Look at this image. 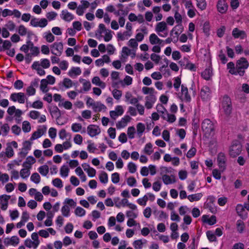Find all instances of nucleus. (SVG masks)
<instances>
[{
    "mask_svg": "<svg viewBox=\"0 0 249 249\" xmlns=\"http://www.w3.org/2000/svg\"><path fill=\"white\" fill-rule=\"evenodd\" d=\"M70 210L68 205H65L62 207L61 212L64 216L68 217L70 215Z\"/></svg>",
    "mask_w": 249,
    "mask_h": 249,
    "instance_id": "nucleus-41",
    "label": "nucleus"
},
{
    "mask_svg": "<svg viewBox=\"0 0 249 249\" xmlns=\"http://www.w3.org/2000/svg\"><path fill=\"white\" fill-rule=\"evenodd\" d=\"M111 181L113 183L117 184L120 181L119 174L116 172L111 175Z\"/></svg>",
    "mask_w": 249,
    "mask_h": 249,
    "instance_id": "nucleus-55",
    "label": "nucleus"
},
{
    "mask_svg": "<svg viewBox=\"0 0 249 249\" xmlns=\"http://www.w3.org/2000/svg\"><path fill=\"white\" fill-rule=\"evenodd\" d=\"M81 73V70L79 67H72L69 71L68 75L72 77L73 74L79 75Z\"/></svg>",
    "mask_w": 249,
    "mask_h": 249,
    "instance_id": "nucleus-27",
    "label": "nucleus"
},
{
    "mask_svg": "<svg viewBox=\"0 0 249 249\" xmlns=\"http://www.w3.org/2000/svg\"><path fill=\"white\" fill-rule=\"evenodd\" d=\"M40 66L44 69L49 68L50 66V61L47 58L41 59Z\"/></svg>",
    "mask_w": 249,
    "mask_h": 249,
    "instance_id": "nucleus-44",
    "label": "nucleus"
},
{
    "mask_svg": "<svg viewBox=\"0 0 249 249\" xmlns=\"http://www.w3.org/2000/svg\"><path fill=\"white\" fill-rule=\"evenodd\" d=\"M39 173L43 176H46L49 173V167L47 165L40 166L38 169Z\"/></svg>",
    "mask_w": 249,
    "mask_h": 249,
    "instance_id": "nucleus-29",
    "label": "nucleus"
},
{
    "mask_svg": "<svg viewBox=\"0 0 249 249\" xmlns=\"http://www.w3.org/2000/svg\"><path fill=\"white\" fill-rule=\"evenodd\" d=\"M187 61V63L185 66V69L189 70L192 71H196V67L195 65L193 63H190L188 62V59L187 58L186 59Z\"/></svg>",
    "mask_w": 249,
    "mask_h": 249,
    "instance_id": "nucleus-42",
    "label": "nucleus"
},
{
    "mask_svg": "<svg viewBox=\"0 0 249 249\" xmlns=\"http://www.w3.org/2000/svg\"><path fill=\"white\" fill-rule=\"evenodd\" d=\"M82 129V125L79 123H74L71 125V130L74 132H79Z\"/></svg>",
    "mask_w": 249,
    "mask_h": 249,
    "instance_id": "nucleus-58",
    "label": "nucleus"
},
{
    "mask_svg": "<svg viewBox=\"0 0 249 249\" xmlns=\"http://www.w3.org/2000/svg\"><path fill=\"white\" fill-rule=\"evenodd\" d=\"M135 128L134 126H130L127 129V135L129 139H132L134 138Z\"/></svg>",
    "mask_w": 249,
    "mask_h": 249,
    "instance_id": "nucleus-45",
    "label": "nucleus"
},
{
    "mask_svg": "<svg viewBox=\"0 0 249 249\" xmlns=\"http://www.w3.org/2000/svg\"><path fill=\"white\" fill-rule=\"evenodd\" d=\"M6 156L8 158H11L14 155V151L10 144H8L5 151Z\"/></svg>",
    "mask_w": 249,
    "mask_h": 249,
    "instance_id": "nucleus-37",
    "label": "nucleus"
},
{
    "mask_svg": "<svg viewBox=\"0 0 249 249\" xmlns=\"http://www.w3.org/2000/svg\"><path fill=\"white\" fill-rule=\"evenodd\" d=\"M2 43V45H0V52H3L6 50H9L12 46V43L9 40H5L3 41Z\"/></svg>",
    "mask_w": 249,
    "mask_h": 249,
    "instance_id": "nucleus-26",
    "label": "nucleus"
},
{
    "mask_svg": "<svg viewBox=\"0 0 249 249\" xmlns=\"http://www.w3.org/2000/svg\"><path fill=\"white\" fill-rule=\"evenodd\" d=\"M216 7L218 11L221 14L225 13L228 9V5L225 0H219Z\"/></svg>",
    "mask_w": 249,
    "mask_h": 249,
    "instance_id": "nucleus-11",
    "label": "nucleus"
},
{
    "mask_svg": "<svg viewBox=\"0 0 249 249\" xmlns=\"http://www.w3.org/2000/svg\"><path fill=\"white\" fill-rule=\"evenodd\" d=\"M136 179L133 177H129L127 179V183L130 187L136 186Z\"/></svg>",
    "mask_w": 249,
    "mask_h": 249,
    "instance_id": "nucleus-61",
    "label": "nucleus"
},
{
    "mask_svg": "<svg viewBox=\"0 0 249 249\" xmlns=\"http://www.w3.org/2000/svg\"><path fill=\"white\" fill-rule=\"evenodd\" d=\"M51 48L52 49V53L53 54L57 55L56 53H55L53 50H56L59 53V55H60L63 49V44L62 42H54L53 45L51 46Z\"/></svg>",
    "mask_w": 249,
    "mask_h": 249,
    "instance_id": "nucleus-12",
    "label": "nucleus"
},
{
    "mask_svg": "<svg viewBox=\"0 0 249 249\" xmlns=\"http://www.w3.org/2000/svg\"><path fill=\"white\" fill-rule=\"evenodd\" d=\"M221 107L225 115L229 116L231 113L232 110L231 101V98L228 95L223 96Z\"/></svg>",
    "mask_w": 249,
    "mask_h": 249,
    "instance_id": "nucleus-2",
    "label": "nucleus"
},
{
    "mask_svg": "<svg viewBox=\"0 0 249 249\" xmlns=\"http://www.w3.org/2000/svg\"><path fill=\"white\" fill-rule=\"evenodd\" d=\"M40 116V113L38 111L32 110L29 113V116L33 119H36Z\"/></svg>",
    "mask_w": 249,
    "mask_h": 249,
    "instance_id": "nucleus-63",
    "label": "nucleus"
},
{
    "mask_svg": "<svg viewBox=\"0 0 249 249\" xmlns=\"http://www.w3.org/2000/svg\"><path fill=\"white\" fill-rule=\"evenodd\" d=\"M236 212L239 216H240V217L242 219L245 218L247 217V213H246V215L245 216H244L243 214V213L245 212L244 207L243 206L240 204H238L237 205L236 207Z\"/></svg>",
    "mask_w": 249,
    "mask_h": 249,
    "instance_id": "nucleus-20",
    "label": "nucleus"
},
{
    "mask_svg": "<svg viewBox=\"0 0 249 249\" xmlns=\"http://www.w3.org/2000/svg\"><path fill=\"white\" fill-rule=\"evenodd\" d=\"M99 179L101 182L106 184L108 182V175L107 173L103 171L99 176Z\"/></svg>",
    "mask_w": 249,
    "mask_h": 249,
    "instance_id": "nucleus-33",
    "label": "nucleus"
},
{
    "mask_svg": "<svg viewBox=\"0 0 249 249\" xmlns=\"http://www.w3.org/2000/svg\"><path fill=\"white\" fill-rule=\"evenodd\" d=\"M201 128L202 130L206 134L209 135H211L214 130V127L213 122L208 119H206L202 122Z\"/></svg>",
    "mask_w": 249,
    "mask_h": 249,
    "instance_id": "nucleus-4",
    "label": "nucleus"
},
{
    "mask_svg": "<svg viewBox=\"0 0 249 249\" xmlns=\"http://www.w3.org/2000/svg\"><path fill=\"white\" fill-rule=\"evenodd\" d=\"M227 68L229 69V72L233 75H237V70L233 62H230L227 64Z\"/></svg>",
    "mask_w": 249,
    "mask_h": 249,
    "instance_id": "nucleus-28",
    "label": "nucleus"
},
{
    "mask_svg": "<svg viewBox=\"0 0 249 249\" xmlns=\"http://www.w3.org/2000/svg\"><path fill=\"white\" fill-rule=\"evenodd\" d=\"M162 180L164 184L167 185L175 183L176 181L175 177L171 175V177L167 175H164L162 176Z\"/></svg>",
    "mask_w": 249,
    "mask_h": 249,
    "instance_id": "nucleus-18",
    "label": "nucleus"
},
{
    "mask_svg": "<svg viewBox=\"0 0 249 249\" xmlns=\"http://www.w3.org/2000/svg\"><path fill=\"white\" fill-rule=\"evenodd\" d=\"M213 74L212 68L209 67L201 72V75L204 79L208 81L211 79Z\"/></svg>",
    "mask_w": 249,
    "mask_h": 249,
    "instance_id": "nucleus-13",
    "label": "nucleus"
},
{
    "mask_svg": "<svg viewBox=\"0 0 249 249\" xmlns=\"http://www.w3.org/2000/svg\"><path fill=\"white\" fill-rule=\"evenodd\" d=\"M152 148V144L150 142H149L145 145L144 149V151L146 154H147L148 155H150L153 152Z\"/></svg>",
    "mask_w": 249,
    "mask_h": 249,
    "instance_id": "nucleus-50",
    "label": "nucleus"
},
{
    "mask_svg": "<svg viewBox=\"0 0 249 249\" xmlns=\"http://www.w3.org/2000/svg\"><path fill=\"white\" fill-rule=\"evenodd\" d=\"M25 98V95L23 92L13 93L10 95V100L14 102L18 101L20 104H24Z\"/></svg>",
    "mask_w": 249,
    "mask_h": 249,
    "instance_id": "nucleus-6",
    "label": "nucleus"
},
{
    "mask_svg": "<svg viewBox=\"0 0 249 249\" xmlns=\"http://www.w3.org/2000/svg\"><path fill=\"white\" fill-rule=\"evenodd\" d=\"M181 85V78L179 76L176 77L174 79V87L177 91L178 90Z\"/></svg>",
    "mask_w": 249,
    "mask_h": 249,
    "instance_id": "nucleus-56",
    "label": "nucleus"
},
{
    "mask_svg": "<svg viewBox=\"0 0 249 249\" xmlns=\"http://www.w3.org/2000/svg\"><path fill=\"white\" fill-rule=\"evenodd\" d=\"M206 235L208 240L210 242H213L216 241V237L212 231H208L206 232Z\"/></svg>",
    "mask_w": 249,
    "mask_h": 249,
    "instance_id": "nucleus-48",
    "label": "nucleus"
},
{
    "mask_svg": "<svg viewBox=\"0 0 249 249\" xmlns=\"http://www.w3.org/2000/svg\"><path fill=\"white\" fill-rule=\"evenodd\" d=\"M32 181L36 184H38L40 181V177L37 173H33L30 178Z\"/></svg>",
    "mask_w": 249,
    "mask_h": 249,
    "instance_id": "nucleus-36",
    "label": "nucleus"
},
{
    "mask_svg": "<svg viewBox=\"0 0 249 249\" xmlns=\"http://www.w3.org/2000/svg\"><path fill=\"white\" fill-rule=\"evenodd\" d=\"M60 175L63 177H67L68 176L69 169L66 165H63L60 170Z\"/></svg>",
    "mask_w": 249,
    "mask_h": 249,
    "instance_id": "nucleus-31",
    "label": "nucleus"
},
{
    "mask_svg": "<svg viewBox=\"0 0 249 249\" xmlns=\"http://www.w3.org/2000/svg\"><path fill=\"white\" fill-rule=\"evenodd\" d=\"M143 243L141 239L135 240L133 243V245L135 249H142Z\"/></svg>",
    "mask_w": 249,
    "mask_h": 249,
    "instance_id": "nucleus-54",
    "label": "nucleus"
},
{
    "mask_svg": "<svg viewBox=\"0 0 249 249\" xmlns=\"http://www.w3.org/2000/svg\"><path fill=\"white\" fill-rule=\"evenodd\" d=\"M203 32L205 34L208 36L210 34V24L209 22H205L203 24Z\"/></svg>",
    "mask_w": 249,
    "mask_h": 249,
    "instance_id": "nucleus-62",
    "label": "nucleus"
},
{
    "mask_svg": "<svg viewBox=\"0 0 249 249\" xmlns=\"http://www.w3.org/2000/svg\"><path fill=\"white\" fill-rule=\"evenodd\" d=\"M142 91L144 94H149L150 95L154 94V89L153 88H148L143 87L142 88Z\"/></svg>",
    "mask_w": 249,
    "mask_h": 249,
    "instance_id": "nucleus-49",
    "label": "nucleus"
},
{
    "mask_svg": "<svg viewBox=\"0 0 249 249\" xmlns=\"http://www.w3.org/2000/svg\"><path fill=\"white\" fill-rule=\"evenodd\" d=\"M113 97L116 100H119L122 95V92L117 89H114L112 92Z\"/></svg>",
    "mask_w": 249,
    "mask_h": 249,
    "instance_id": "nucleus-52",
    "label": "nucleus"
},
{
    "mask_svg": "<svg viewBox=\"0 0 249 249\" xmlns=\"http://www.w3.org/2000/svg\"><path fill=\"white\" fill-rule=\"evenodd\" d=\"M249 66V63L245 57H241L236 61V70H237V74L240 76H243L245 73V70L247 69Z\"/></svg>",
    "mask_w": 249,
    "mask_h": 249,
    "instance_id": "nucleus-1",
    "label": "nucleus"
},
{
    "mask_svg": "<svg viewBox=\"0 0 249 249\" xmlns=\"http://www.w3.org/2000/svg\"><path fill=\"white\" fill-rule=\"evenodd\" d=\"M127 168L129 172L132 174L135 173L137 170L136 165L132 162H130L128 163Z\"/></svg>",
    "mask_w": 249,
    "mask_h": 249,
    "instance_id": "nucleus-40",
    "label": "nucleus"
},
{
    "mask_svg": "<svg viewBox=\"0 0 249 249\" xmlns=\"http://www.w3.org/2000/svg\"><path fill=\"white\" fill-rule=\"evenodd\" d=\"M167 29L166 23L164 21L159 22L156 26V31L158 33L162 32Z\"/></svg>",
    "mask_w": 249,
    "mask_h": 249,
    "instance_id": "nucleus-19",
    "label": "nucleus"
},
{
    "mask_svg": "<svg viewBox=\"0 0 249 249\" xmlns=\"http://www.w3.org/2000/svg\"><path fill=\"white\" fill-rule=\"evenodd\" d=\"M93 109L94 112H100L102 110H106L107 109V107L105 105L101 102H97L95 103V106L93 107Z\"/></svg>",
    "mask_w": 249,
    "mask_h": 249,
    "instance_id": "nucleus-24",
    "label": "nucleus"
},
{
    "mask_svg": "<svg viewBox=\"0 0 249 249\" xmlns=\"http://www.w3.org/2000/svg\"><path fill=\"white\" fill-rule=\"evenodd\" d=\"M75 144L80 145L82 143L83 138L80 134H76L73 139Z\"/></svg>",
    "mask_w": 249,
    "mask_h": 249,
    "instance_id": "nucleus-64",
    "label": "nucleus"
},
{
    "mask_svg": "<svg viewBox=\"0 0 249 249\" xmlns=\"http://www.w3.org/2000/svg\"><path fill=\"white\" fill-rule=\"evenodd\" d=\"M18 33L21 36H24L26 35L27 33V29L25 28V27L23 25H20L18 27Z\"/></svg>",
    "mask_w": 249,
    "mask_h": 249,
    "instance_id": "nucleus-53",
    "label": "nucleus"
},
{
    "mask_svg": "<svg viewBox=\"0 0 249 249\" xmlns=\"http://www.w3.org/2000/svg\"><path fill=\"white\" fill-rule=\"evenodd\" d=\"M217 161L220 169L223 172L226 168V158L224 153L220 152L218 154Z\"/></svg>",
    "mask_w": 249,
    "mask_h": 249,
    "instance_id": "nucleus-5",
    "label": "nucleus"
},
{
    "mask_svg": "<svg viewBox=\"0 0 249 249\" xmlns=\"http://www.w3.org/2000/svg\"><path fill=\"white\" fill-rule=\"evenodd\" d=\"M218 57L220 60L221 61L222 64H225L227 62L228 59L227 58L222 50H221L219 51Z\"/></svg>",
    "mask_w": 249,
    "mask_h": 249,
    "instance_id": "nucleus-47",
    "label": "nucleus"
},
{
    "mask_svg": "<svg viewBox=\"0 0 249 249\" xmlns=\"http://www.w3.org/2000/svg\"><path fill=\"white\" fill-rule=\"evenodd\" d=\"M242 146L241 143L237 140L234 141L230 148V155L232 158H235L239 155L242 151Z\"/></svg>",
    "mask_w": 249,
    "mask_h": 249,
    "instance_id": "nucleus-3",
    "label": "nucleus"
},
{
    "mask_svg": "<svg viewBox=\"0 0 249 249\" xmlns=\"http://www.w3.org/2000/svg\"><path fill=\"white\" fill-rule=\"evenodd\" d=\"M197 2L196 5L197 7L201 10H204L206 8V2L205 0H196Z\"/></svg>",
    "mask_w": 249,
    "mask_h": 249,
    "instance_id": "nucleus-46",
    "label": "nucleus"
},
{
    "mask_svg": "<svg viewBox=\"0 0 249 249\" xmlns=\"http://www.w3.org/2000/svg\"><path fill=\"white\" fill-rule=\"evenodd\" d=\"M211 89L207 86L202 88L200 91V96L202 100L206 101L209 99L211 95Z\"/></svg>",
    "mask_w": 249,
    "mask_h": 249,
    "instance_id": "nucleus-10",
    "label": "nucleus"
},
{
    "mask_svg": "<svg viewBox=\"0 0 249 249\" xmlns=\"http://www.w3.org/2000/svg\"><path fill=\"white\" fill-rule=\"evenodd\" d=\"M181 93L182 96L180 97V99L182 101L188 103L191 102V97L188 93V88L183 84L181 85Z\"/></svg>",
    "mask_w": 249,
    "mask_h": 249,
    "instance_id": "nucleus-7",
    "label": "nucleus"
},
{
    "mask_svg": "<svg viewBox=\"0 0 249 249\" xmlns=\"http://www.w3.org/2000/svg\"><path fill=\"white\" fill-rule=\"evenodd\" d=\"M32 68L37 71V73L40 76L45 74V71L40 67V64L38 61H35L32 65Z\"/></svg>",
    "mask_w": 249,
    "mask_h": 249,
    "instance_id": "nucleus-15",
    "label": "nucleus"
},
{
    "mask_svg": "<svg viewBox=\"0 0 249 249\" xmlns=\"http://www.w3.org/2000/svg\"><path fill=\"white\" fill-rule=\"evenodd\" d=\"M88 134L91 137H93L101 132L99 127L94 124H90L87 127Z\"/></svg>",
    "mask_w": 249,
    "mask_h": 249,
    "instance_id": "nucleus-8",
    "label": "nucleus"
},
{
    "mask_svg": "<svg viewBox=\"0 0 249 249\" xmlns=\"http://www.w3.org/2000/svg\"><path fill=\"white\" fill-rule=\"evenodd\" d=\"M36 159L33 156H28L26 160L23 163L22 166L24 168L30 169L31 165L35 163Z\"/></svg>",
    "mask_w": 249,
    "mask_h": 249,
    "instance_id": "nucleus-16",
    "label": "nucleus"
},
{
    "mask_svg": "<svg viewBox=\"0 0 249 249\" xmlns=\"http://www.w3.org/2000/svg\"><path fill=\"white\" fill-rule=\"evenodd\" d=\"M63 85L66 88H70L72 86V81L68 78H65L63 80Z\"/></svg>",
    "mask_w": 249,
    "mask_h": 249,
    "instance_id": "nucleus-60",
    "label": "nucleus"
},
{
    "mask_svg": "<svg viewBox=\"0 0 249 249\" xmlns=\"http://www.w3.org/2000/svg\"><path fill=\"white\" fill-rule=\"evenodd\" d=\"M148 200V197L147 195H144L142 198H140L137 199L138 204L142 206H145L146 204V202Z\"/></svg>",
    "mask_w": 249,
    "mask_h": 249,
    "instance_id": "nucleus-51",
    "label": "nucleus"
},
{
    "mask_svg": "<svg viewBox=\"0 0 249 249\" xmlns=\"http://www.w3.org/2000/svg\"><path fill=\"white\" fill-rule=\"evenodd\" d=\"M199 120L196 119H194L192 122V129L193 131V135L196 137L197 134V130L199 127L198 124Z\"/></svg>",
    "mask_w": 249,
    "mask_h": 249,
    "instance_id": "nucleus-21",
    "label": "nucleus"
},
{
    "mask_svg": "<svg viewBox=\"0 0 249 249\" xmlns=\"http://www.w3.org/2000/svg\"><path fill=\"white\" fill-rule=\"evenodd\" d=\"M22 130L25 133L29 132L31 131V124L28 121H25L22 123Z\"/></svg>",
    "mask_w": 249,
    "mask_h": 249,
    "instance_id": "nucleus-34",
    "label": "nucleus"
},
{
    "mask_svg": "<svg viewBox=\"0 0 249 249\" xmlns=\"http://www.w3.org/2000/svg\"><path fill=\"white\" fill-rule=\"evenodd\" d=\"M74 213L76 215L82 217L85 215L86 211L82 207H77L75 209Z\"/></svg>",
    "mask_w": 249,
    "mask_h": 249,
    "instance_id": "nucleus-38",
    "label": "nucleus"
},
{
    "mask_svg": "<svg viewBox=\"0 0 249 249\" xmlns=\"http://www.w3.org/2000/svg\"><path fill=\"white\" fill-rule=\"evenodd\" d=\"M232 35L234 38H239L241 39H243L247 36L245 31L240 30L238 28H235L233 29Z\"/></svg>",
    "mask_w": 249,
    "mask_h": 249,
    "instance_id": "nucleus-9",
    "label": "nucleus"
},
{
    "mask_svg": "<svg viewBox=\"0 0 249 249\" xmlns=\"http://www.w3.org/2000/svg\"><path fill=\"white\" fill-rule=\"evenodd\" d=\"M237 230V231L241 233L243 232L245 229V224L243 221L241 220H238L236 222Z\"/></svg>",
    "mask_w": 249,
    "mask_h": 249,
    "instance_id": "nucleus-30",
    "label": "nucleus"
},
{
    "mask_svg": "<svg viewBox=\"0 0 249 249\" xmlns=\"http://www.w3.org/2000/svg\"><path fill=\"white\" fill-rule=\"evenodd\" d=\"M61 18L66 21L70 22L74 18V16L69 13L67 10L62 11Z\"/></svg>",
    "mask_w": 249,
    "mask_h": 249,
    "instance_id": "nucleus-17",
    "label": "nucleus"
},
{
    "mask_svg": "<svg viewBox=\"0 0 249 249\" xmlns=\"http://www.w3.org/2000/svg\"><path fill=\"white\" fill-rule=\"evenodd\" d=\"M137 135L139 137H141L142 133L145 130V127L143 124L142 123H139L136 125Z\"/></svg>",
    "mask_w": 249,
    "mask_h": 249,
    "instance_id": "nucleus-22",
    "label": "nucleus"
},
{
    "mask_svg": "<svg viewBox=\"0 0 249 249\" xmlns=\"http://www.w3.org/2000/svg\"><path fill=\"white\" fill-rule=\"evenodd\" d=\"M206 206L212 213H216L217 209L214 204L207 203Z\"/></svg>",
    "mask_w": 249,
    "mask_h": 249,
    "instance_id": "nucleus-59",
    "label": "nucleus"
},
{
    "mask_svg": "<svg viewBox=\"0 0 249 249\" xmlns=\"http://www.w3.org/2000/svg\"><path fill=\"white\" fill-rule=\"evenodd\" d=\"M120 200L119 197L115 198L114 199L115 203V206H116V207H117L118 208L120 207L121 204H123V206H124L125 205L127 206V204L129 203L128 200L126 198H123L121 202H119L118 203H116L117 200Z\"/></svg>",
    "mask_w": 249,
    "mask_h": 249,
    "instance_id": "nucleus-32",
    "label": "nucleus"
},
{
    "mask_svg": "<svg viewBox=\"0 0 249 249\" xmlns=\"http://www.w3.org/2000/svg\"><path fill=\"white\" fill-rule=\"evenodd\" d=\"M31 238L34 240L33 242H35V246H34V248L35 249L40 243L39 240H38V234L36 232L32 233Z\"/></svg>",
    "mask_w": 249,
    "mask_h": 249,
    "instance_id": "nucleus-35",
    "label": "nucleus"
},
{
    "mask_svg": "<svg viewBox=\"0 0 249 249\" xmlns=\"http://www.w3.org/2000/svg\"><path fill=\"white\" fill-rule=\"evenodd\" d=\"M131 117L128 115H125L122 118L120 121H119L116 126L118 128H121L125 127L127 125V123L130 122Z\"/></svg>",
    "mask_w": 249,
    "mask_h": 249,
    "instance_id": "nucleus-14",
    "label": "nucleus"
},
{
    "mask_svg": "<svg viewBox=\"0 0 249 249\" xmlns=\"http://www.w3.org/2000/svg\"><path fill=\"white\" fill-rule=\"evenodd\" d=\"M41 84L40 86V90L43 93H46L48 91L49 89L47 87L48 82L46 79H43L41 80Z\"/></svg>",
    "mask_w": 249,
    "mask_h": 249,
    "instance_id": "nucleus-23",
    "label": "nucleus"
},
{
    "mask_svg": "<svg viewBox=\"0 0 249 249\" xmlns=\"http://www.w3.org/2000/svg\"><path fill=\"white\" fill-rule=\"evenodd\" d=\"M202 196L201 193H197L189 195L187 197L191 202L199 200Z\"/></svg>",
    "mask_w": 249,
    "mask_h": 249,
    "instance_id": "nucleus-25",
    "label": "nucleus"
},
{
    "mask_svg": "<svg viewBox=\"0 0 249 249\" xmlns=\"http://www.w3.org/2000/svg\"><path fill=\"white\" fill-rule=\"evenodd\" d=\"M30 174V171L28 168H23L20 171V175L22 178L28 177Z\"/></svg>",
    "mask_w": 249,
    "mask_h": 249,
    "instance_id": "nucleus-39",
    "label": "nucleus"
},
{
    "mask_svg": "<svg viewBox=\"0 0 249 249\" xmlns=\"http://www.w3.org/2000/svg\"><path fill=\"white\" fill-rule=\"evenodd\" d=\"M52 183L56 187L61 188L63 187L62 181L59 178H56L53 180Z\"/></svg>",
    "mask_w": 249,
    "mask_h": 249,
    "instance_id": "nucleus-43",
    "label": "nucleus"
},
{
    "mask_svg": "<svg viewBox=\"0 0 249 249\" xmlns=\"http://www.w3.org/2000/svg\"><path fill=\"white\" fill-rule=\"evenodd\" d=\"M165 114H166L167 116L166 121L169 123H173L176 121V117L175 115L169 114L167 110L165 112Z\"/></svg>",
    "mask_w": 249,
    "mask_h": 249,
    "instance_id": "nucleus-57",
    "label": "nucleus"
}]
</instances>
